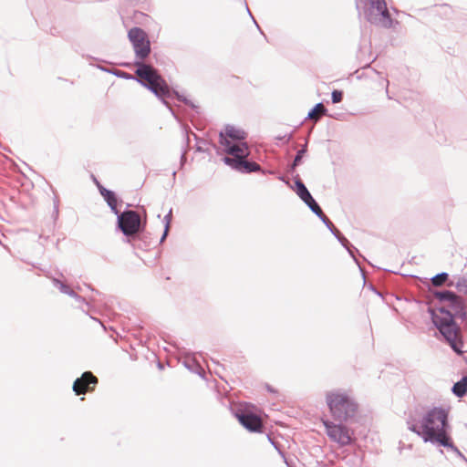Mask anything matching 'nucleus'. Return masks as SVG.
<instances>
[{"label": "nucleus", "mask_w": 467, "mask_h": 467, "mask_svg": "<svg viewBox=\"0 0 467 467\" xmlns=\"http://www.w3.org/2000/svg\"><path fill=\"white\" fill-rule=\"evenodd\" d=\"M128 37L132 45L135 60L134 73L139 77L140 84L150 90L154 96L160 99L169 109L171 114L176 117L175 112L169 106L167 99L175 98L178 101L183 102L192 109L199 113V107L182 94L171 88L163 77L161 75L151 62L145 59L150 55L151 47L147 33L140 27L134 26L128 32Z\"/></svg>", "instance_id": "1"}, {"label": "nucleus", "mask_w": 467, "mask_h": 467, "mask_svg": "<svg viewBox=\"0 0 467 467\" xmlns=\"http://www.w3.org/2000/svg\"><path fill=\"white\" fill-rule=\"evenodd\" d=\"M445 304L446 306H429L427 312L443 341L456 355L462 356L464 342L462 337H458L459 325L456 318L462 321L467 319V301L454 292L452 298Z\"/></svg>", "instance_id": "2"}, {"label": "nucleus", "mask_w": 467, "mask_h": 467, "mask_svg": "<svg viewBox=\"0 0 467 467\" xmlns=\"http://www.w3.org/2000/svg\"><path fill=\"white\" fill-rule=\"evenodd\" d=\"M246 132L234 125L227 124L223 130L219 132L220 147L213 145L216 152L220 150L226 154L222 161L233 170L241 173L261 171L263 174L272 173L270 171H262L261 166L254 161H249L250 149L246 142Z\"/></svg>", "instance_id": "3"}, {"label": "nucleus", "mask_w": 467, "mask_h": 467, "mask_svg": "<svg viewBox=\"0 0 467 467\" xmlns=\"http://www.w3.org/2000/svg\"><path fill=\"white\" fill-rule=\"evenodd\" d=\"M407 424L408 429L420 437L425 443L438 446L451 434L450 408L433 406L425 411L419 422L408 420Z\"/></svg>", "instance_id": "4"}, {"label": "nucleus", "mask_w": 467, "mask_h": 467, "mask_svg": "<svg viewBox=\"0 0 467 467\" xmlns=\"http://www.w3.org/2000/svg\"><path fill=\"white\" fill-rule=\"evenodd\" d=\"M326 403L334 420L348 422L358 410V404L344 389H338L326 393Z\"/></svg>", "instance_id": "5"}, {"label": "nucleus", "mask_w": 467, "mask_h": 467, "mask_svg": "<svg viewBox=\"0 0 467 467\" xmlns=\"http://www.w3.org/2000/svg\"><path fill=\"white\" fill-rule=\"evenodd\" d=\"M232 414L239 423L249 432L262 433L265 427L262 422L260 410L251 403H240L231 407Z\"/></svg>", "instance_id": "6"}, {"label": "nucleus", "mask_w": 467, "mask_h": 467, "mask_svg": "<svg viewBox=\"0 0 467 467\" xmlns=\"http://www.w3.org/2000/svg\"><path fill=\"white\" fill-rule=\"evenodd\" d=\"M366 1L368 4V7L364 13L368 22L387 29L399 24V21L392 19L385 0Z\"/></svg>", "instance_id": "7"}, {"label": "nucleus", "mask_w": 467, "mask_h": 467, "mask_svg": "<svg viewBox=\"0 0 467 467\" xmlns=\"http://www.w3.org/2000/svg\"><path fill=\"white\" fill-rule=\"evenodd\" d=\"M121 203L122 201L119 198V232L123 234V238H130L131 234L143 233L146 226L140 222L138 213L130 210V204L121 212Z\"/></svg>", "instance_id": "8"}, {"label": "nucleus", "mask_w": 467, "mask_h": 467, "mask_svg": "<svg viewBox=\"0 0 467 467\" xmlns=\"http://www.w3.org/2000/svg\"><path fill=\"white\" fill-rule=\"evenodd\" d=\"M324 426L328 438L341 447L351 445L356 441L352 437L353 431L345 422L338 421V423H334L330 420H326L324 421Z\"/></svg>", "instance_id": "9"}, {"label": "nucleus", "mask_w": 467, "mask_h": 467, "mask_svg": "<svg viewBox=\"0 0 467 467\" xmlns=\"http://www.w3.org/2000/svg\"><path fill=\"white\" fill-rule=\"evenodd\" d=\"M98 378L90 371L84 372L73 383V391L76 395L86 394L95 390L98 385Z\"/></svg>", "instance_id": "10"}, {"label": "nucleus", "mask_w": 467, "mask_h": 467, "mask_svg": "<svg viewBox=\"0 0 467 467\" xmlns=\"http://www.w3.org/2000/svg\"><path fill=\"white\" fill-rule=\"evenodd\" d=\"M410 281L413 285H418L419 283H421L425 285L428 293L431 296H433L435 299L438 300L441 304H445L449 301V299L452 298L454 291L452 290H437L434 289L431 285L430 282H428L427 278H420L415 275L410 276Z\"/></svg>", "instance_id": "11"}, {"label": "nucleus", "mask_w": 467, "mask_h": 467, "mask_svg": "<svg viewBox=\"0 0 467 467\" xmlns=\"http://www.w3.org/2000/svg\"><path fill=\"white\" fill-rule=\"evenodd\" d=\"M146 238L147 231L145 228L143 233H140V234H131L130 238H122V241L126 244H130L134 250H146L149 246Z\"/></svg>", "instance_id": "12"}, {"label": "nucleus", "mask_w": 467, "mask_h": 467, "mask_svg": "<svg viewBox=\"0 0 467 467\" xmlns=\"http://www.w3.org/2000/svg\"><path fill=\"white\" fill-rule=\"evenodd\" d=\"M291 189H293L296 195L301 199V201L304 202L305 201H307L310 197H312V194L303 182V181L299 178V175L296 174L294 178V186H290Z\"/></svg>", "instance_id": "13"}, {"label": "nucleus", "mask_w": 467, "mask_h": 467, "mask_svg": "<svg viewBox=\"0 0 467 467\" xmlns=\"http://www.w3.org/2000/svg\"><path fill=\"white\" fill-rule=\"evenodd\" d=\"M307 149H308V140H306L305 144L301 147L300 150H298L296 151V154L293 161L288 164L287 171L290 174H294L296 167L302 164L303 159L307 153Z\"/></svg>", "instance_id": "14"}, {"label": "nucleus", "mask_w": 467, "mask_h": 467, "mask_svg": "<svg viewBox=\"0 0 467 467\" xmlns=\"http://www.w3.org/2000/svg\"><path fill=\"white\" fill-rule=\"evenodd\" d=\"M437 447H443L447 450L452 451L456 457L460 458L463 462L467 463L466 457L462 453V451L458 449L457 446H455L451 434L449 435L441 443H440Z\"/></svg>", "instance_id": "15"}, {"label": "nucleus", "mask_w": 467, "mask_h": 467, "mask_svg": "<svg viewBox=\"0 0 467 467\" xmlns=\"http://www.w3.org/2000/svg\"><path fill=\"white\" fill-rule=\"evenodd\" d=\"M451 392L457 398H463L467 394V375L462 376L460 380L451 387Z\"/></svg>", "instance_id": "16"}, {"label": "nucleus", "mask_w": 467, "mask_h": 467, "mask_svg": "<svg viewBox=\"0 0 467 467\" xmlns=\"http://www.w3.org/2000/svg\"><path fill=\"white\" fill-rule=\"evenodd\" d=\"M318 113H322L326 116H329V117H332L331 115L328 114V110L323 105L322 102H319V103H317L314 107H312L308 113H307V116L306 119H314L316 122L319 120V118L317 117V115Z\"/></svg>", "instance_id": "17"}, {"label": "nucleus", "mask_w": 467, "mask_h": 467, "mask_svg": "<svg viewBox=\"0 0 467 467\" xmlns=\"http://www.w3.org/2000/svg\"><path fill=\"white\" fill-rule=\"evenodd\" d=\"M99 191H100L101 195L105 198V200L107 201L109 205L111 207V209L116 212L117 201L115 199L114 192L108 191L107 189H105L102 186H99Z\"/></svg>", "instance_id": "18"}, {"label": "nucleus", "mask_w": 467, "mask_h": 467, "mask_svg": "<svg viewBox=\"0 0 467 467\" xmlns=\"http://www.w3.org/2000/svg\"><path fill=\"white\" fill-rule=\"evenodd\" d=\"M449 274L447 272H441L433 275L428 282L431 286H441L444 282L449 280Z\"/></svg>", "instance_id": "19"}, {"label": "nucleus", "mask_w": 467, "mask_h": 467, "mask_svg": "<svg viewBox=\"0 0 467 467\" xmlns=\"http://www.w3.org/2000/svg\"><path fill=\"white\" fill-rule=\"evenodd\" d=\"M304 203L311 210L313 213H315L317 217L320 215L323 216V211L315 198L312 196L307 201H305Z\"/></svg>", "instance_id": "20"}, {"label": "nucleus", "mask_w": 467, "mask_h": 467, "mask_svg": "<svg viewBox=\"0 0 467 467\" xmlns=\"http://www.w3.org/2000/svg\"><path fill=\"white\" fill-rule=\"evenodd\" d=\"M190 139L187 132H185V149L182 150L180 157V169H182L187 161L186 152L189 148Z\"/></svg>", "instance_id": "21"}, {"label": "nucleus", "mask_w": 467, "mask_h": 467, "mask_svg": "<svg viewBox=\"0 0 467 467\" xmlns=\"http://www.w3.org/2000/svg\"><path fill=\"white\" fill-rule=\"evenodd\" d=\"M455 287L459 292L467 294V276L460 277L455 284Z\"/></svg>", "instance_id": "22"}, {"label": "nucleus", "mask_w": 467, "mask_h": 467, "mask_svg": "<svg viewBox=\"0 0 467 467\" xmlns=\"http://www.w3.org/2000/svg\"><path fill=\"white\" fill-rule=\"evenodd\" d=\"M183 366L189 369L190 371L192 372H194V373H197L199 374L201 377H203L202 374L201 373V371H199V368L196 366L194 360H189V359H185L183 361Z\"/></svg>", "instance_id": "23"}, {"label": "nucleus", "mask_w": 467, "mask_h": 467, "mask_svg": "<svg viewBox=\"0 0 467 467\" xmlns=\"http://www.w3.org/2000/svg\"><path fill=\"white\" fill-rule=\"evenodd\" d=\"M344 98V92L341 89H334L331 92V102L337 104L342 101Z\"/></svg>", "instance_id": "24"}, {"label": "nucleus", "mask_w": 467, "mask_h": 467, "mask_svg": "<svg viewBox=\"0 0 467 467\" xmlns=\"http://www.w3.org/2000/svg\"><path fill=\"white\" fill-rule=\"evenodd\" d=\"M322 223L327 226V228L331 232L332 234H335L334 231L337 232V228L335 225L331 223V221L323 213V216L320 215L318 217Z\"/></svg>", "instance_id": "25"}, {"label": "nucleus", "mask_w": 467, "mask_h": 467, "mask_svg": "<svg viewBox=\"0 0 467 467\" xmlns=\"http://www.w3.org/2000/svg\"><path fill=\"white\" fill-rule=\"evenodd\" d=\"M119 78H124V79H132L140 83L139 77L135 74V77L130 75L128 72L122 71L119 69Z\"/></svg>", "instance_id": "26"}, {"label": "nucleus", "mask_w": 467, "mask_h": 467, "mask_svg": "<svg viewBox=\"0 0 467 467\" xmlns=\"http://www.w3.org/2000/svg\"><path fill=\"white\" fill-rule=\"evenodd\" d=\"M340 236V239L338 240V242L342 244V246L347 250V251H349V249L348 248V247H353V244L343 235V234H339Z\"/></svg>", "instance_id": "27"}, {"label": "nucleus", "mask_w": 467, "mask_h": 467, "mask_svg": "<svg viewBox=\"0 0 467 467\" xmlns=\"http://www.w3.org/2000/svg\"><path fill=\"white\" fill-rule=\"evenodd\" d=\"M171 220H172V209H170L168 213L163 218L164 227L168 226V228H171Z\"/></svg>", "instance_id": "28"}, {"label": "nucleus", "mask_w": 467, "mask_h": 467, "mask_svg": "<svg viewBox=\"0 0 467 467\" xmlns=\"http://www.w3.org/2000/svg\"><path fill=\"white\" fill-rule=\"evenodd\" d=\"M246 10L249 14V16H251V18L253 19L254 25L256 26L257 29L259 30V32L264 35L265 38L267 40V37L264 34L263 30L261 29V27L259 26V25L257 24L256 20L254 19V17L253 16L252 13L250 12L248 6L246 5Z\"/></svg>", "instance_id": "29"}, {"label": "nucleus", "mask_w": 467, "mask_h": 467, "mask_svg": "<svg viewBox=\"0 0 467 467\" xmlns=\"http://www.w3.org/2000/svg\"><path fill=\"white\" fill-rule=\"evenodd\" d=\"M348 248L349 249V251H348L349 255L354 259V261L357 264H358L357 258L355 257V254L356 253L358 254V250L354 245H353V247H348Z\"/></svg>", "instance_id": "30"}, {"label": "nucleus", "mask_w": 467, "mask_h": 467, "mask_svg": "<svg viewBox=\"0 0 467 467\" xmlns=\"http://www.w3.org/2000/svg\"><path fill=\"white\" fill-rule=\"evenodd\" d=\"M169 232H170V228H168V226L164 227L162 235H161V237L160 239V244H161L162 242L165 241V239L167 238V236L169 234Z\"/></svg>", "instance_id": "31"}, {"label": "nucleus", "mask_w": 467, "mask_h": 467, "mask_svg": "<svg viewBox=\"0 0 467 467\" xmlns=\"http://www.w3.org/2000/svg\"><path fill=\"white\" fill-rule=\"evenodd\" d=\"M278 180L284 182L286 185H288L289 187L291 186V184L289 183V182L285 178L284 175H279L278 176Z\"/></svg>", "instance_id": "32"}, {"label": "nucleus", "mask_w": 467, "mask_h": 467, "mask_svg": "<svg viewBox=\"0 0 467 467\" xmlns=\"http://www.w3.org/2000/svg\"><path fill=\"white\" fill-rule=\"evenodd\" d=\"M265 388H266L268 392H271V393H275L276 392V390L271 385H269V384H266Z\"/></svg>", "instance_id": "33"}, {"label": "nucleus", "mask_w": 467, "mask_h": 467, "mask_svg": "<svg viewBox=\"0 0 467 467\" xmlns=\"http://www.w3.org/2000/svg\"><path fill=\"white\" fill-rule=\"evenodd\" d=\"M334 233H335V234H333V235H334V236L337 239V241H338V240L340 239L339 234H341L337 229V232H335V231H334Z\"/></svg>", "instance_id": "34"}, {"label": "nucleus", "mask_w": 467, "mask_h": 467, "mask_svg": "<svg viewBox=\"0 0 467 467\" xmlns=\"http://www.w3.org/2000/svg\"><path fill=\"white\" fill-rule=\"evenodd\" d=\"M370 288H371V290H372L373 292H375L379 296L383 297V296H382V295H381V293H380V292H379L378 290H376V289L374 288V286H373V285H371V286H370Z\"/></svg>", "instance_id": "35"}, {"label": "nucleus", "mask_w": 467, "mask_h": 467, "mask_svg": "<svg viewBox=\"0 0 467 467\" xmlns=\"http://www.w3.org/2000/svg\"><path fill=\"white\" fill-rule=\"evenodd\" d=\"M196 150L199 151V152H204L205 150H203V148L200 145H197L196 146Z\"/></svg>", "instance_id": "36"}, {"label": "nucleus", "mask_w": 467, "mask_h": 467, "mask_svg": "<svg viewBox=\"0 0 467 467\" xmlns=\"http://www.w3.org/2000/svg\"><path fill=\"white\" fill-rule=\"evenodd\" d=\"M118 66H122V67H128V64L127 63H124V62H119L118 63Z\"/></svg>", "instance_id": "37"}, {"label": "nucleus", "mask_w": 467, "mask_h": 467, "mask_svg": "<svg viewBox=\"0 0 467 467\" xmlns=\"http://www.w3.org/2000/svg\"><path fill=\"white\" fill-rule=\"evenodd\" d=\"M176 174H177V171H172V178H173V180H175V179H176Z\"/></svg>", "instance_id": "38"}, {"label": "nucleus", "mask_w": 467, "mask_h": 467, "mask_svg": "<svg viewBox=\"0 0 467 467\" xmlns=\"http://www.w3.org/2000/svg\"><path fill=\"white\" fill-rule=\"evenodd\" d=\"M386 93H387L388 98H389V99H391V98H390V96L389 95V90H388V88L386 89Z\"/></svg>", "instance_id": "39"}, {"label": "nucleus", "mask_w": 467, "mask_h": 467, "mask_svg": "<svg viewBox=\"0 0 467 467\" xmlns=\"http://www.w3.org/2000/svg\"><path fill=\"white\" fill-rule=\"evenodd\" d=\"M415 302H417L418 304H421V303H423V302H422V301H420V300H415Z\"/></svg>", "instance_id": "40"}, {"label": "nucleus", "mask_w": 467, "mask_h": 467, "mask_svg": "<svg viewBox=\"0 0 467 467\" xmlns=\"http://www.w3.org/2000/svg\"><path fill=\"white\" fill-rule=\"evenodd\" d=\"M394 13H397L398 14V10L396 8H392Z\"/></svg>", "instance_id": "41"}, {"label": "nucleus", "mask_w": 467, "mask_h": 467, "mask_svg": "<svg viewBox=\"0 0 467 467\" xmlns=\"http://www.w3.org/2000/svg\"><path fill=\"white\" fill-rule=\"evenodd\" d=\"M464 352H467V349H466V350H463V353H464Z\"/></svg>", "instance_id": "42"}]
</instances>
